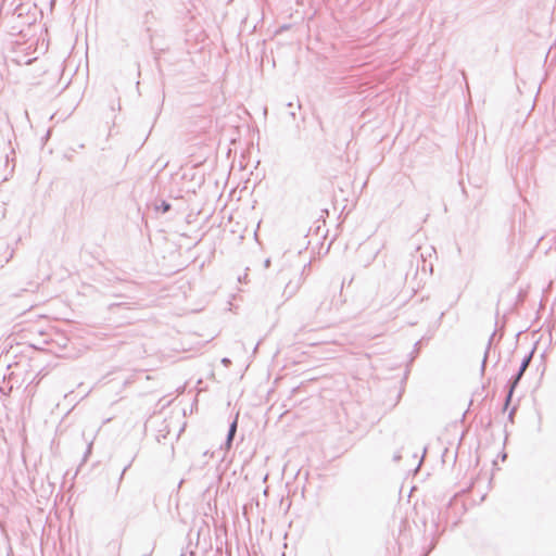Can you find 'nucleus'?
Instances as JSON below:
<instances>
[{"label": "nucleus", "mask_w": 556, "mask_h": 556, "mask_svg": "<svg viewBox=\"0 0 556 556\" xmlns=\"http://www.w3.org/2000/svg\"><path fill=\"white\" fill-rule=\"evenodd\" d=\"M399 280L397 288L402 283H406L412 292L416 293L420 288L424 287L428 277L432 273V264L428 263L422 254L413 256L409 261V267L407 270L404 264L397 265Z\"/></svg>", "instance_id": "nucleus-1"}, {"label": "nucleus", "mask_w": 556, "mask_h": 556, "mask_svg": "<svg viewBox=\"0 0 556 556\" xmlns=\"http://www.w3.org/2000/svg\"><path fill=\"white\" fill-rule=\"evenodd\" d=\"M534 353H535V346H533L532 350L522 358L517 372L508 379V381L506 383V396L504 400L503 412H505L508 408V406L510 405L514 392H515L516 388L518 387L520 380L522 379L529 365L531 364Z\"/></svg>", "instance_id": "nucleus-2"}, {"label": "nucleus", "mask_w": 556, "mask_h": 556, "mask_svg": "<svg viewBox=\"0 0 556 556\" xmlns=\"http://www.w3.org/2000/svg\"><path fill=\"white\" fill-rule=\"evenodd\" d=\"M14 249L9 244L1 243L0 244V267H3L4 264L9 263L14 256Z\"/></svg>", "instance_id": "nucleus-3"}, {"label": "nucleus", "mask_w": 556, "mask_h": 556, "mask_svg": "<svg viewBox=\"0 0 556 556\" xmlns=\"http://www.w3.org/2000/svg\"><path fill=\"white\" fill-rule=\"evenodd\" d=\"M300 283L293 285L292 281H289L285 288L283 294L287 295V298L293 296L296 291L299 290Z\"/></svg>", "instance_id": "nucleus-4"}, {"label": "nucleus", "mask_w": 556, "mask_h": 556, "mask_svg": "<svg viewBox=\"0 0 556 556\" xmlns=\"http://www.w3.org/2000/svg\"><path fill=\"white\" fill-rule=\"evenodd\" d=\"M237 429H238V416H236V418L229 425L228 432H227L228 441H233L235 435L237 433Z\"/></svg>", "instance_id": "nucleus-5"}, {"label": "nucleus", "mask_w": 556, "mask_h": 556, "mask_svg": "<svg viewBox=\"0 0 556 556\" xmlns=\"http://www.w3.org/2000/svg\"><path fill=\"white\" fill-rule=\"evenodd\" d=\"M14 155H15L14 149H11L10 154L9 153L5 154V168H9L10 162H12V165L10 166V169H9V174H12L15 168Z\"/></svg>", "instance_id": "nucleus-6"}, {"label": "nucleus", "mask_w": 556, "mask_h": 556, "mask_svg": "<svg viewBox=\"0 0 556 556\" xmlns=\"http://www.w3.org/2000/svg\"><path fill=\"white\" fill-rule=\"evenodd\" d=\"M172 208V205L170 203H168L167 201L165 200H162L159 204H155V211L156 212H161L163 214L169 212Z\"/></svg>", "instance_id": "nucleus-7"}, {"label": "nucleus", "mask_w": 556, "mask_h": 556, "mask_svg": "<svg viewBox=\"0 0 556 556\" xmlns=\"http://www.w3.org/2000/svg\"><path fill=\"white\" fill-rule=\"evenodd\" d=\"M130 466H131V462L123 468V470H122V472L119 475V478H118V482H117V486H116V492H118L121 483H122V481L124 479L125 472L130 468Z\"/></svg>", "instance_id": "nucleus-8"}, {"label": "nucleus", "mask_w": 556, "mask_h": 556, "mask_svg": "<svg viewBox=\"0 0 556 556\" xmlns=\"http://www.w3.org/2000/svg\"><path fill=\"white\" fill-rule=\"evenodd\" d=\"M488 351L484 352V356H483V359H482V363H481V372L483 374L484 370H485V366H486V359H488Z\"/></svg>", "instance_id": "nucleus-9"}, {"label": "nucleus", "mask_w": 556, "mask_h": 556, "mask_svg": "<svg viewBox=\"0 0 556 556\" xmlns=\"http://www.w3.org/2000/svg\"><path fill=\"white\" fill-rule=\"evenodd\" d=\"M495 334H496V331H493V333L491 334V337H490V339L488 341V346H486L485 351H488V352L490 351Z\"/></svg>", "instance_id": "nucleus-10"}, {"label": "nucleus", "mask_w": 556, "mask_h": 556, "mask_svg": "<svg viewBox=\"0 0 556 556\" xmlns=\"http://www.w3.org/2000/svg\"><path fill=\"white\" fill-rule=\"evenodd\" d=\"M91 450H92V443H89L88 446H87V450L85 452V455H84V460H86L88 458V456L91 453Z\"/></svg>", "instance_id": "nucleus-11"}, {"label": "nucleus", "mask_w": 556, "mask_h": 556, "mask_svg": "<svg viewBox=\"0 0 556 556\" xmlns=\"http://www.w3.org/2000/svg\"><path fill=\"white\" fill-rule=\"evenodd\" d=\"M516 410H517V407H516V406H514V407L510 409L509 414H508V420H509V421H511V422L514 421V415H515Z\"/></svg>", "instance_id": "nucleus-12"}, {"label": "nucleus", "mask_w": 556, "mask_h": 556, "mask_svg": "<svg viewBox=\"0 0 556 556\" xmlns=\"http://www.w3.org/2000/svg\"><path fill=\"white\" fill-rule=\"evenodd\" d=\"M14 13L17 15V16H22L24 14V8L22 5L20 7H16V9L14 10Z\"/></svg>", "instance_id": "nucleus-13"}, {"label": "nucleus", "mask_w": 556, "mask_h": 556, "mask_svg": "<svg viewBox=\"0 0 556 556\" xmlns=\"http://www.w3.org/2000/svg\"><path fill=\"white\" fill-rule=\"evenodd\" d=\"M233 441H228V437H226L225 443L223 445L224 448L229 450L232 446Z\"/></svg>", "instance_id": "nucleus-14"}, {"label": "nucleus", "mask_w": 556, "mask_h": 556, "mask_svg": "<svg viewBox=\"0 0 556 556\" xmlns=\"http://www.w3.org/2000/svg\"><path fill=\"white\" fill-rule=\"evenodd\" d=\"M402 459V454L400 451L395 452L394 455H393V460L394 462H400Z\"/></svg>", "instance_id": "nucleus-15"}, {"label": "nucleus", "mask_w": 556, "mask_h": 556, "mask_svg": "<svg viewBox=\"0 0 556 556\" xmlns=\"http://www.w3.org/2000/svg\"><path fill=\"white\" fill-rule=\"evenodd\" d=\"M37 288V285L35 282H29L28 288L23 289V291H29Z\"/></svg>", "instance_id": "nucleus-16"}, {"label": "nucleus", "mask_w": 556, "mask_h": 556, "mask_svg": "<svg viewBox=\"0 0 556 556\" xmlns=\"http://www.w3.org/2000/svg\"><path fill=\"white\" fill-rule=\"evenodd\" d=\"M111 109H112V111L121 110V103H119V100H117V102H116V106H115V103H112Z\"/></svg>", "instance_id": "nucleus-17"}, {"label": "nucleus", "mask_w": 556, "mask_h": 556, "mask_svg": "<svg viewBox=\"0 0 556 556\" xmlns=\"http://www.w3.org/2000/svg\"><path fill=\"white\" fill-rule=\"evenodd\" d=\"M269 266H270V258H266V260L264 261V267H265V268H268Z\"/></svg>", "instance_id": "nucleus-18"}, {"label": "nucleus", "mask_w": 556, "mask_h": 556, "mask_svg": "<svg viewBox=\"0 0 556 556\" xmlns=\"http://www.w3.org/2000/svg\"><path fill=\"white\" fill-rule=\"evenodd\" d=\"M222 363H223L224 365H228V364H230L231 362H230V359H229V358L224 357V358L222 359Z\"/></svg>", "instance_id": "nucleus-19"}, {"label": "nucleus", "mask_w": 556, "mask_h": 556, "mask_svg": "<svg viewBox=\"0 0 556 556\" xmlns=\"http://www.w3.org/2000/svg\"><path fill=\"white\" fill-rule=\"evenodd\" d=\"M491 425H492V421H491V419H489V421L486 424V428L491 427Z\"/></svg>", "instance_id": "nucleus-20"}, {"label": "nucleus", "mask_w": 556, "mask_h": 556, "mask_svg": "<svg viewBox=\"0 0 556 556\" xmlns=\"http://www.w3.org/2000/svg\"><path fill=\"white\" fill-rule=\"evenodd\" d=\"M119 303L111 304L110 307L119 306Z\"/></svg>", "instance_id": "nucleus-21"}, {"label": "nucleus", "mask_w": 556, "mask_h": 556, "mask_svg": "<svg viewBox=\"0 0 556 556\" xmlns=\"http://www.w3.org/2000/svg\"><path fill=\"white\" fill-rule=\"evenodd\" d=\"M290 115L294 118L295 117V113L294 112H291Z\"/></svg>", "instance_id": "nucleus-22"}, {"label": "nucleus", "mask_w": 556, "mask_h": 556, "mask_svg": "<svg viewBox=\"0 0 556 556\" xmlns=\"http://www.w3.org/2000/svg\"><path fill=\"white\" fill-rule=\"evenodd\" d=\"M180 556H185V555H180Z\"/></svg>", "instance_id": "nucleus-23"}]
</instances>
